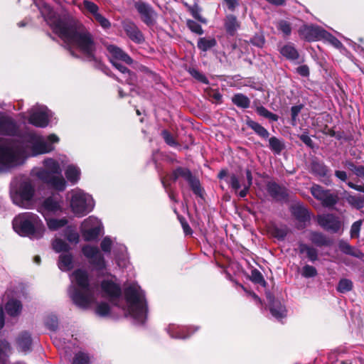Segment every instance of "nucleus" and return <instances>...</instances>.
<instances>
[{"label":"nucleus","mask_w":364,"mask_h":364,"mask_svg":"<svg viewBox=\"0 0 364 364\" xmlns=\"http://www.w3.org/2000/svg\"><path fill=\"white\" fill-rule=\"evenodd\" d=\"M39 10L47 24L69 48L77 49L90 59L94 58L95 43L85 26L74 23L67 14H58L47 4L40 5Z\"/></svg>","instance_id":"obj_1"},{"label":"nucleus","mask_w":364,"mask_h":364,"mask_svg":"<svg viewBox=\"0 0 364 364\" xmlns=\"http://www.w3.org/2000/svg\"><path fill=\"white\" fill-rule=\"evenodd\" d=\"M59 141L54 134L46 138L31 134L26 137V141H5L0 144V163L7 167L21 164L28 156L49 153L54 150L53 144Z\"/></svg>","instance_id":"obj_2"},{"label":"nucleus","mask_w":364,"mask_h":364,"mask_svg":"<svg viewBox=\"0 0 364 364\" xmlns=\"http://www.w3.org/2000/svg\"><path fill=\"white\" fill-rule=\"evenodd\" d=\"M102 296L107 298L114 305L123 309L136 323L142 324L147 317V304L144 292L137 284H131L124 291L122 304V291L119 284L111 279L101 283Z\"/></svg>","instance_id":"obj_3"},{"label":"nucleus","mask_w":364,"mask_h":364,"mask_svg":"<svg viewBox=\"0 0 364 364\" xmlns=\"http://www.w3.org/2000/svg\"><path fill=\"white\" fill-rule=\"evenodd\" d=\"M71 284L68 294L73 303L80 308L87 309L96 300L98 285L91 282L88 272L82 269L75 270L70 275Z\"/></svg>","instance_id":"obj_4"},{"label":"nucleus","mask_w":364,"mask_h":364,"mask_svg":"<svg viewBox=\"0 0 364 364\" xmlns=\"http://www.w3.org/2000/svg\"><path fill=\"white\" fill-rule=\"evenodd\" d=\"M14 230L20 235L31 239L41 238L46 227L40 217L31 212H26L16 216L13 220Z\"/></svg>","instance_id":"obj_5"},{"label":"nucleus","mask_w":364,"mask_h":364,"mask_svg":"<svg viewBox=\"0 0 364 364\" xmlns=\"http://www.w3.org/2000/svg\"><path fill=\"white\" fill-rule=\"evenodd\" d=\"M43 164L46 168L37 172L38 178L56 191H64L66 188V182L62 176L59 163L51 158H48L43 161Z\"/></svg>","instance_id":"obj_6"},{"label":"nucleus","mask_w":364,"mask_h":364,"mask_svg":"<svg viewBox=\"0 0 364 364\" xmlns=\"http://www.w3.org/2000/svg\"><path fill=\"white\" fill-rule=\"evenodd\" d=\"M70 194V208L76 216L82 217L92 210L95 203L90 195L80 189L73 190Z\"/></svg>","instance_id":"obj_7"},{"label":"nucleus","mask_w":364,"mask_h":364,"mask_svg":"<svg viewBox=\"0 0 364 364\" xmlns=\"http://www.w3.org/2000/svg\"><path fill=\"white\" fill-rule=\"evenodd\" d=\"M102 228L103 226L101 221L94 216H90L84 220L80 227L82 237L86 241L97 239Z\"/></svg>","instance_id":"obj_8"},{"label":"nucleus","mask_w":364,"mask_h":364,"mask_svg":"<svg viewBox=\"0 0 364 364\" xmlns=\"http://www.w3.org/2000/svg\"><path fill=\"white\" fill-rule=\"evenodd\" d=\"M33 195L34 188L32 185L29 182H23L21 183L19 189L11 193V198L16 205L28 208Z\"/></svg>","instance_id":"obj_9"},{"label":"nucleus","mask_w":364,"mask_h":364,"mask_svg":"<svg viewBox=\"0 0 364 364\" xmlns=\"http://www.w3.org/2000/svg\"><path fill=\"white\" fill-rule=\"evenodd\" d=\"M50 117L51 112L46 107L36 105L29 112L28 122L36 127L43 128L48 126Z\"/></svg>","instance_id":"obj_10"},{"label":"nucleus","mask_w":364,"mask_h":364,"mask_svg":"<svg viewBox=\"0 0 364 364\" xmlns=\"http://www.w3.org/2000/svg\"><path fill=\"white\" fill-rule=\"evenodd\" d=\"M63 200L59 195H53L46 198L39 208L43 217L58 215L63 212Z\"/></svg>","instance_id":"obj_11"},{"label":"nucleus","mask_w":364,"mask_h":364,"mask_svg":"<svg viewBox=\"0 0 364 364\" xmlns=\"http://www.w3.org/2000/svg\"><path fill=\"white\" fill-rule=\"evenodd\" d=\"M310 191L312 196L320 200L325 207L331 208L338 203V197L336 194L332 193L329 190H326L318 184H314Z\"/></svg>","instance_id":"obj_12"},{"label":"nucleus","mask_w":364,"mask_h":364,"mask_svg":"<svg viewBox=\"0 0 364 364\" xmlns=\"http://www.w3.org/2000/svg\"><path fill=\"white\" fill-rule=\"evenodd\" d=\"M318 225L327 231L333 233L343 232V223L334 214H323L318 216Z\"/></svg>","instance_id":"obj_13"},{"label":"nucleus","mask_w":364,"mask_h":364,"mask_svg":"<svg viewBox=\"0 0 364 364\" xmlns=\"http://www.w3.org/2000/svg\"><path fill=\"white\" fill-rule=\"evenodd\" d=\"M82 252L96 269L102 270L105 269L106 264L104 257L97 247L87 245L82 248Z\"/></svg>","instance_id":"obj_14"},{"label":"nucleus","mask_w":364,"mask_h":364,"mask_svg":"<svg viewBox=\"0 0 364 364\" xmlns=\"http://www.w3.org/2000/svg\"><path fill=\"white\" fill-rule=\"evenodd\" d=\"M179 177L183 178L189 183L195 193H198L200 192V188L198 180L192 176L191 171L188 168L181 167L177 168L173 171L170 176V179L176 181Z\"/></svg>","instance_id":"obj_15"},{"label":"nucleus","mask_w":364,"mask_h":364,"mask_svg":"<svg viewBox=\"0 0 364 364\" xmlns=\"http://www.w3.org/2000/svg\"><path fill=\"white\" fill-rule=\"evenodd\" d=\"M325 30L318 26L304 25L299 30V36L307 41H320L323 38Z\"/></svg>","instance_id":"obj_16"},{"label":"nucleus","mask_w":364,"mask_h":364,"mask_svg":"<svg viewBox=\"0 0 364 364\" xmlns=\"http://www.w3.org/2000/svg\"><path fill=\"white\" fill-rule=\"evenodd\" d=\"M18 130L15 120L7 115L0 114V135L14 136Z\"/></svg>","instance_id":"obj_17"},{"label":"nucleus","mask_w":364,"mask_h":364,"mask_svg":"<svg viewBox=\"0 0 364 364\" xmlns=\"http://www.w3.org/2000/svg\"><path fill=\"white\" fill-rule=\"evenodd\" d=\"M134 6L146 24L151 25L154 23L156 14L149 4L139 1L135 3Z\"/></svg>","instance_id":"obj_18"},{"label":"nucleus","mask_w":364,"mask_h":364,"mask_svg":"<svg viewBox=\"0 0 364 364\" xmlns=\"http://www.w3.org/2000/svg\"><path fill=\"white\" fill-rule=\"evenodd\" d=\"M107 50L110 55L111 63H112V60H120L127 65H131L133 63V60L127 53L114 45L107 46Z\"/></svg>","instance_id":"obj_19"},{"label":"nucleus","mask_w":364,"mask_h":364,"mask_svg":"<svg viewBox=\"0 0 364 364\" xmlns=\"http://www.w3.org/2000/svg\"><path fill=\"white\" fill-rule=\"evenodd\" d=\"M122 28L129 38L136 43L144 41V37L138 27L132 21H124L122 22Z\"/></svg>","instance_id":"obj_20"},{"label":"nucleus","mask_w":364,"mask_h":364,"mask_svg":"<svg viewBox=\"0 0 364 364\" xmlns=\"http://www.w3.org/2000/svg\"><path fill=\"white\" fill-rule=\"evenodd\" d=\"M267 189L269 194L276 200H285L288 197L287 189L276 183H269Z\"/></svg>","instance_id":"obj_21"},{"label":"nucleus","mask_w":364,"mask_h":364,"mask_svg":"<svg viewBox=\"0 0 364 364\" xmlns=\"http://www.w3.org/2000/svg\"><path fill=\"white\" fill-rule=\"evenodd\" d=\"M311 172L316 176L319 178H324L322 181L325 184L329 185L331 183L330 178L327 177L328 169L323 163L314 161L311 163Z\"/></svg>","instance_id":"obj_22"},{"label":"nucleus","mask_w":364,"mask_h":364,"mask_svg":"<svg viewBox=\"0 0 364 364\" xmlns=\"http://www.w3.org/2000/svg\"><path fill=\"white\" fill-rule=\"evenodd\" d=\"M224 27L227 33L233 36L240 28V23L235 16L229 14L227 15L224 19Z\"/></svg>","instance_id":"obj_23"},{"label":"nucleus","mask_w":364,"mask_h":364,"mask_svg":"<svg viewBox=\"0 0 364 364\" xmlns=\"http://www.w3.org/2000/svg\"><path fill=\"white\" fill-rule=\"evenodd\" d=\"M291 214L299 221L306 222L310 220L308 210L301 203H296L291 208Z\"/></svg>","instance_id":"obj_24"},{"label":"nucleus","mask_w":364,"mask_h":364,"mask_svg":"<svg viewBox=\"0 0 364 364\" xmlns=\"http://www.w3.org/2000/svg\"><path fill=\"white\" fill-rule=\"evenodd\" d=\"M112 64L119 71H120L124 76V80L126 83L129 85H134L136 81V75L132 73L129 70H128L125 66L122 65L121 63H118V61L112 60Z\"/></svg>","instance_id":"obj_25"},{"label":"nucleus","mask_w":364,"mask_h":364,"mask_svg":"<svg viewBox=\"0 0 364 364\" xmlns=\"http://www.w3.org/2000/svg\"><path fill=\"white\" fill-rule=\"evenodd\" d=\"M338 247L340 250L344 254L349 255L359 259H362L364 257V254L361 251L351 246L349 243L344 240L339 241Z\"/></svg>","instance_id":"obj_26"},{"label":"nucleus","mask_w":364,"mask_h":364,"mask_svg":"<svg viewBox=\"0 0 364 364\" xmlns=\"http://www.w3.org/2000/svg\"><path fill=\"white\" fill-rule=\"evenodd\" d=\"M309 240L318 247L329 246L331 244V241L326 235L318 232H311L309 235Z\"/></svg>","instance_id":"obj_27"},{"label":"nucleus","mask_w":364,"mask_h":364,"mask_svg":"<svg viewBox=\"0 0 364 364\" xmlns=\"http://www.w3.org/2000/svg\"><path fill=\"white\" fill-rule=\"evenodd\" d=\"M228 183L231 188L236 191H238L241 187H243V188L238 193L240 198H245L247 195L250 186H247L245 184H240L239 178L236 175H231L230 176Z\"/></svg>","instance_id":"obj_28"},{"label":"nucleus","mask_w":364,"mask_h":364,"mask_svg":"<svg viewBox=\"0 0 364 364\" xmlns=\"http://www.w3.org/2000/svg\"><path fill=\"white\" fill-rule=\"evenodd\" d=\"M16 343L21 351L27 352L31 350L32 340L31 335L27 332L21 333L17 340Z\"/></svg>","instance_id":"obj_29"},{"label":"nucleus","mask_w":364,"mask_h":364,"mask_svg":"<svg viewBox=\"0 0 364 364\" xmlns=\"http://www.w3.org/2000/svg\"><path fill=\"white\" fill-rule=\"evenodd\" d=\"M59 269L62 271H69L73 267V259L70 253H62L58 262Z\"/></svg>","instance_id":"obj_30"},{"label":"nucleus","mask_w":364,"mask_h":364,"mask_svg":"<svg viewBox=\"0 0 364 364\" xmlns=\"http://www.w3.org/2000/svg\"><path fill=\"white\" fill-rule=\"evenodd\" d=\"M280 53L289 60H297L299 57L297 50L292 43H288L280 48Z\"/></svg>","instance_id":"obj_31"},{"label":"nucleus","mask_w":364,"mask_h":364,"mask_svg":"<svg viewBox=\"0 0 364 364\" xmlns=\"http://www.w3.org/2000/svg\"><path fill=\"white\" fill-rule=\"evenodd\" d=\"M246 124L248 126V127L254 130V132L260 137L264 139H267L269 137V134L268 131L258 122H255L248 117L246 119Z\"/></svg>","instance_id":"obj_32"},{"label":"nucleus","mask_w":364,"mask_h":364,"mask_svg":"<svg viewBox=\"0 0 364 364\" xmlns=\"http://www.w3.org/2000/svg\"><path fill=\"white\" fill-rule=\"evenodd\" d=\"M217 45V41L213 37H202L199 38L197 47L203 52H206Z\"/></svg>","instance_id":"obj_33"},{"label":"nucleus","mask_w":364,"mask_h":364,"mask_svg":"<svg viewBox=\"0 0 364 364\" xmlns=\"http://www.w3.org/2000/svg\"><path fill=\"white\" fill-rule=\"evenodd\" d=\"M299 250L300 253H306L311 262H314L318 259L317 250L310 245L301 242L299 243Z\"/></svg>","instance_id":"obj_34"},{"label":"nucleus","mask_w":364,"mask_h":364,"mask_svg":"<svg viewBox=\"0 0 364 364\" xmlns=\"http://www.w3.org/2000/svg\"><path fill=\"white\" fill-rule=\"evenodd\" d=\"M80 168L75 165H69L65 171V174L68 181L71 183H77L80 177Z\"/></svg>","instance_id":"obj_35"},{"label":"nucleus","mask_w":364,"mask_h":364,"mask_svg":"<svg viewBox=\"0 0 364 364\" xmlns=\"http://www.w3.org/2000/svg\"><path fill=\"white\" fill-rule=\"evenodd\" d=\"M46 220L48 228L50 230L55 231L65 226L68 223V220L65 218L60 219L49 218L48 216L44 217Z\"/></svg>","instance_id":"obj_36"},{"label":"nucleus","mask_w":364,"mask_h":364,"mask_svg":"<svg viewBox=\"0 0 364 364\" xmlns=\"http://www.w3.org/2000/svg\"><path fill=\"white\" fill-rule=\"evenodd\" d=\"M22 306L19 301L11 299L6 304V310L9 315L16 316L18 315L21 311Z\"/></svg>","instance_id":"obj_37"},{"label":"nucleus","mask_w":364,"mask_h":364,"mask_svg":"<svg viewBox=\"0 0 364 364\" xmlns=\"http://www.w3.org/2000/svg\"><path fill=\"white\" fill-rule=\"evenodd\" d=\"M232 101L234 105L243 109L248 108L250 105V99L241 93L234 95L232 97Z\"/></svg>","instance_id":"obj_38"},{"label":"nucleus","mask_w":364,"mask_h":364,"mask_svg":"<svg viewBox=\"0 0 364 364\" xmlns=\"http://www.w3.org/2000/svg\"><path fill=\"white\" fill-rule=\"evenodd\" d=\"M270 312L277 319L282 318L286 316L285 308L279 302H274L272 304Z\"/></svg>","instance_id":"obj_39"},{"label":"nucleus","mask_w":364,"mask_h":364,"mask_svg":"<svg viewBox=\"0 0 364 364\" xmlns=\"http://www.w3.org/2000/svg\"><path fill=\"white\" fill-rule=\"evenodd\" d=\"M11 350V346L9 343L3 340L0 341V363L6 364L8 358V353Z\"/></svg>","instance_id":"obj_40"},{"label":"nucleus","mask_w":364,"mask_h":364,"mask_svg":"<svg viewBox=\"0 0 364 364\" xmlns=\"http://www.w3.org/2000/svg\"><path fill=\"white\" fill-rule=\"evenodd\" d=\"M52 247L55 252L58 253L68 252L69 245L61 239H55L52 242Z\"/></svg>","instance_id":"obj_41"},{"label":"nucleus","mask_w":364,"mask_h":364,"mask_svg":"<svg viewBox=\"0 0 364 364\" xmlns=\"http://www.w3.org/2000/svg\"><path fill=\"white\" fill-rule=\"evenodd\" d=\"M289 229L286 225L274 226L272 230V235L278 240H283L287 236Z\"/></svg>","instance_id":"obj_42"},{"label":"nucleus","mask_w":364,"mask_h":364,"mask_svg":"<svg viewBox=\"0 0 364 364\" xmlns=\"http://www.w3.org/2000/svg\"><path fill=\"white\" fill-rule=\"evenodd\" d=\"M348 203L353 208L360 210L364 206V198L356 196H348L346 198Z\"/></svg>","instance_id":"obj_43"},{"label":"nucleus","mask_w":364,"mask_h":364,"mask_svg":"<svg viewBox=\"0 0 364 364\" xmlns=\"http://www.w3.org/2000/svg\"><path fill=\"white\" fill-rule=\"evenodd\" d=\"M269 147L276 154H279L284 149V144L281 140L275 136H272L269 139Z\"/></svg>","instance_id":"obj_44"},{"label":"nucleus","mask_w":364,"mask_h":364,"mask_svg":"<svg viewBox=\"0 0 364 364\" xmlns=\"http://www.w3.org/2000/svg\"><path fill=\"white\" fill-rule=\"evenodd\" d=\"M83 6L85 9L90 14L93 16V17L96 16L99 12V6L92 1L88 0H84L82 2Z\"/></svg>","instance_id":"obj_45"},{"label":"nucleus","mask_w":364,"mask_h":364,"mask_svg":"<svg viewBox=\"0 0 364 364\" xmlns=\"http://www.w3.org/2000/svg\"><path fill=\"white\" fill-rule=\"evenodd\" d=\"M353 288V283L350 279H342L339 281L337 290L341 293H346L350 291Z\"/></svg>","instance_id":"obj_46"},{"label":"nucleus","mask_w":364,"mask_h":364,"mask_svg":"<svg viewBox=\"0 0 364 364\" xmlns=\"http://www.w3.org/2000/svg\"><path fill=\"white\" fill-rule=\"evenodd\" d=\"M322 40L328 42L335 48H339L342 47V43H341V41L326 30L325 32H323Z\"/></svg>","instance_id":"obj_47"},{"label":"nucleus","mask_w":364,"mask_h":364,"mask_svg":"<svg viewBox=\"0 0 364 364\" xmlns=\"http://www.w3.org/2000/svg\"><path fill=\"white\" fill-rule=\"evenodd\" d=\"M110 312L109 306L105 302L98 304L95 308V313L99 316H107Z\"/></svg>","instance_id":"obj_48"},{"label":"nucleus","mask_w":364,"mask_h":364,"mask_svg":"<svg viewBox=\"0 0 364 364\" xmlns=\"http://www.w3.org/2000/svg\"><path fill=\"white\" fill-rule=\"evenodd\" d=\"M257 112L260 116L267 118L273 122H276L278 120V116L277 114L269 112L268 109H267L265 107L262 106L258 107L257 108Z\"/></svg>","instance_id":"obj_49"},{"label":"nucleus","mask_w":364,"mask_h":364,"mask_svg":"<svg viewBox=\"0 0 364 364\" xmlns=\"http://www.w3.org/2000/svg\"><path fill=\"white\" fill-rule=\"evenodd\" d=\"M89 363L90 357L82 352L76 353L73 360V364H89Z\"/></svg>","instance_id":"obj_50"},{"label":"nucleus","mask_w":364,"mask_h":364,"mask_svg":"<svg viewBox=\"0 0 364 364\" xmlns=\"http://www.w3.org/2000/svg\"><path fill=\"white\" fill-rule=\"evenodd\" d=\"M189 11L192 16L203 23H206L207 21L200 15V9L197 4H194L189 7Z\"/></svg>","instance_id":"obj_51"},{"label":"nucleus","mask_w":364,"mask_h":364,"mask_svg":"<svg viewBox=\"0 0 364 364\" xmlns=\"http://www.w3.org/2000/svg\"><path fill=\"white\" fill-rule=\"evenodd\" d=\"M363 221L361 220L353 223L350 227V235L351 238H358L361 229Z\"/></svg>","instance_id":"obj_52"},{"label":"nucleus","mask_w":364,"mask_h":364,"mask_svg":"<svg viewBox=\"0 0 364 364\" xmlns=\"http://www.w3.org/2000/svg\"><path fill=\"white\" fill-rule=\"evenodd\" d=\"M186 25L188 28L193 33L202 35L203 30L200 24L193 20H187Z\"/></svg>","instance_id":"obj_53"},{"label":"nucleus","mask_w":364,"mask_h":364,"mask_svg":"<svg viewBox=\"0 0 364 364\" xmlns=\"http://www.w3.org/2000/svg\"><path fill=\"white\" fill-rule=\"evenodd\" d=\"M277 28L285 36H289L291 33V25L289 22L281 20L277 23Z\"/></svg>","instance_id":"obj_54"},{"label":"nucleus","mask_w":364,"mask_h":364,"mask_svg":"<svg viewBox=\"0 0 364 364\" xmlns=\"http://www.w3.org/2000/svg\"><path fill=\"white\" fill-rule=\"evenodd\" d=\"M95 21L100 24L103 29H109L111 28L110 21L102 16L100 13L94 17Z\"/></svg>","instance_id":"obj_55"},{"label":"nucleus","mask_w":364,"mask_h":364,"mask_svg":"<svg viewBox=\"0 0 364 364\" xmlns=\"http://www.w3.org/2000/svg\"><path fill=\"white\" fill-rule=\"evenodd\" d=\"M250 279L256 284L265 285L266 282L261 272L257 269H253L251 272Z\"/></svg>","instance_id":"obj_56"},{"label":"nucleus","mask_w":364,"mask_h":364,"mask_svg":"<svg viewBox=\"0 0 364 364\" xmlns=\"http://www.w3.org/2000/svg\"><path fill=\"white\" fill-rule=\"evenodd\" d=\"M301 274L306 278L314 277L316 276L317 270L314 267L306 264L303 267Z\"/></svg>","instance_id":"obj_57"},{"label":"nucleus","mask_w":364,"mask_h":364,"mask_svg":"<svg viewBox=\"0 0 364 364\" xmlns=\"http://www.w3.org/2000/svg\"><path fill=\"white\" fill-rule=\"evenodd\" d=\"M112 241L109 237H105L101 242L100 247L105 253H109L112 246Z\"/></svg>","instance_id":"obj_58"},{"label":"nucleus","mask_w":364,"mask_h":364,"mask_svg":"<svg viewBox=\"0 0 364 364\" xmlns=\"http://www.w3.org/2000/svg\"><path fill=\"white\" fill-rule=\"evenodd\" d=\"M46 324L50 330L55 331L58 327L57 317L55 316H50L48 317Z\"/></svg>","instance_id":"obj_59"},{"label":"nucleus","mask_w":364,"mask_h":364,"mask_svg":"<svg viewBox=\"0 0 364 364\" xmlns=\"http://www.w3.org/2000/svg\"><path fill=\"white\" fill-rule=\"evenodd\" d=\"M161 135L167 144L172 146L177 144L172 135L167 130H163Z\"/></svg>","instance_id":"obj_60"},{"label":"nucleus","mask_w":364,"mask_h":364,"mask_svg":"<svg viewBox=\"0 0 364 364\" xmlns=\"http://www.w3.org/2000/svg\"><path fill=\"white\" fill-rule=\"evenodd\" d=\"M189 73L193 77L198 80L199 81L204 83L208 82L205 76L200 73L198 70L192 68L189 70Z\"/></svg>","instance_id":"obj_61"},{"label":"nucleus","mask_w":364,"mask_h":364,"mask_svg":"<svg viewBox=\"0 0 364 364\" xmlns=\"http://www.w3.org/2000/svg\"><path fill=\"white\" fill-rule=\"evenodd\" d=\"M264 38L262 36H255L251 40V43L259 48H262L264 46Z\"/></svg>","instance_id":"obj_62"},{"label":"nucleus","mask_w":364,"mask_h":364,"mask_svg":"<svg viewBox=\"0 0 364 364\" xmlns=\"http://www.w3.org/2000/svg\"><path fill=\"white\" fill-rule=\"evenodd\" d=\"M299 139L304 142L306 146L309 147H313V141L311 137L306 133H304L299 136Z\"/></svg>","instance_id":"obj_63"},{"label":"nucleus","mask_w":364,"mask_h":364,"mask_svg":"<svg viewBox=\"0 0 364 364\" xmlns=\"http://www.w3.org/2000/svg\"><path fill=\"white\" fill-rule=\"evenodd\" d=\"M297 73L304 77H306L309 75V70L307 65H301L296 69Z\"/></svg>","instance_id":"obj_64"}]
</instances>
